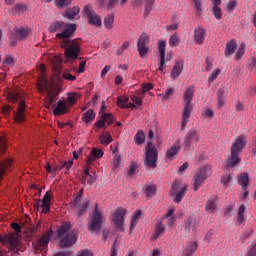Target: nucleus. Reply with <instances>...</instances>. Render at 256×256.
Returning <instances> with one entry per match:
<instances>
[{
    "mask_svg": "<svg viewBox=\"0 0 256 256\" xmlns=\"http://www.w3.org/2000/svg\"><path fill=\"white\" fill-rule=\"evenodd\" d=\"M70 228V222H63V224H60V227L57 228V238L63 237L60 239V248H69L78 241V234L75 233V230L70 231Z\"/></svg>",
    "mask_w": 256,
    "mask_h": 256,
    "instance_id": "nucleus-1",
    "label": "nucleus"
},
{
    "mask_svg": "<svg viewBox=\"0 0 256 256\" xmlns=\"http://www.w3.org/2000/svg\"><path fill=\"white\" fill-rule=\"evenodd\" d=\"M8 102L13 104L18 103L16 110L13 111V122L18 125H21L26 122V102L23 101V98L18 95V93H8Z\"/></svg>",
    "mask_w": 256,
    "mask_h": 256,
    "instance_id": "nucleus-2",
    "label": "nucleus"
},
{
    "mask_svg": "<svg viewBox=\"0 0 256 256\" xmlns=\"http://www.w3.org/2000/svg\"><path fill=\"white\" fill-rule=\"evenodd\" d=\"M49 31L50 33L59 32L56 34L57 39L64 41L65 39H69V37H73L75 31H77V25L67 24L63 21H55L50 24Z\"/></svg>",
    "mask_w": 256,
    "mask_h": 256,
    "instance_id": "nucleus-3",
    "label": "nucleus"
},
{
    "mask_svg": "<svg viewBox=\"0 0 256 256\" xmlns=\"http://www.w3.org/2000/svg\"><path fill=\"white\" fill-rule=\"evenodd\" d=\"M247 146V138L244 135L236 137L234 144H231V156L229 157V163L226 164V168H233L236 165H239L241 162V151L244 150V147Z\"/></svg>",
    "mask_w": 256,
    "mask_h": 256,
    "instance_id": "nucleus-4",
    "label": "nucleus"
},
{
    "mask_svg": "<svg viewBox=\"0 0 256 256\" xmlns=\"http://www.w3.org/2000/svg\"><path fill=\"white\" fill-rule=\"evenodd\" d=\"M62 49H65L64 55L68 61H77L81 55V44L77 40L66 38L61 41Z\"/></svg>",
    "mask_w": 256,
    "mask_h": 256,
    "instance_id": "nucleus-5",
    "label": "nucleus"
},
{
    "mask_svg": "<svg viewBox=\"0 0 256 256\" xmlns=\"http://www.w3.org/2000/svg\"><path fill=\"white\" fill-rule=\"evenodd\" d=\"M195 96V87L187 88V90H184V93L182 95V98L184 100V108L182 109V125L181 129L184 130L185 127H187L189 114L192 113V97Z\"/></svg>",
    "mask_w": 256,
    "mask_h": 256,
    "instance_id": "nucleus-6",
    "label": "nucleus"
},
{
    "mask_svg": "<svg viewBox=\"0 0 256 256\" xmlns=\"http://www.w3.org/2000/svg\"><path fill=\"white\" fill-rule=\"evenodd\" d=\"M158 160V152L156 146L152 142H148L146 146V158L143 160V166L146 169H156V161Z\"/></svg>",
    "mask_w": 256,
    "mask_h": 256,
    "instance_id": "nucleus-7",
    "label": "nucleus"
},
{
    "mask_svg": "<svg viewBox=\"0 0 256 256\" xmlns=\"http://www.w3.org/2000/svg\"><path fill=\"white\" fill-rule=\"evenodd\" d=\"M210 176V168L203 167L195 171V175L192 176V191H197L202 187V183L205 182V179H208Z\"/></svg>",
    "mask_w": 256,
    "mask_h": 256,
    "instance_id": "nucleus-8",
    "label": "nucleus"
},
{
    "mask_svg": "<svg viewBox=\"0 0 256 256\" xmlns=\"http://www.w3.org/2000/svg\"><path fill=\"white\" fill-rule=\"evenodd\" d=\"M101 223H103V217H101V212H99V206H94V212L91 213V220L88 221V232H99L101 230Z\"/></svg>",
    "mask_w": 256,
    "mask_h": 256,
    "instance_id": "nucleus-9",
    "label": "nucleus"
},
{
    "mask_svg": "<svg viewBox=\"0 0 256 256\" xmlns=\"http://www.w3.org/2000/svg\"><path fill=\"white\" fill-rule=\"evenodd\" d=\"M52 76H54L55 80H57V83H62V80L68 81V82H74L75 76L70 74L69 71H62L61 65H52Z\"/></svg>",
    "mask_w": 256,
    "mask_h": 256,
    "instance_id": "nucleus-10",
    "label": "nucleus"
},
{
    "mask_svg": "<svg viewBox=\"0 0 256 256\" xmlns=\"http://www.w3.org/2000/svg\"><path fill=\"white\" fill-rule=\"evenodd\" d=\"M83 13L86 15V19L89 25H93L94 27H101V16L97 15V13L93 11V6L91 4L84 6Z\"/></svg>",
    "mask_w": 256,
    "mask_h": 256,
    "instance_id": "nucleus-11",
    "label": "nucleus"
},
{
    "mask_svg": "<svg viewBox=\"0 0 256 256\" xmlns=\"http://www.w3.org/2000/svg\"><path fill=\"white\" fill-rule=\"evenodd\" d=\"M197 142H200V131L197 129H190L187 134L184 135V141L182 145L184 149H189V147L195 146Z\"/></svg>",
    "mask_w": 256,
    "mask_h": 256,
    "instance_id": "nucleus-12",
    "label": "nucleus"
},
{
    "mask_svg": "<svg viewBox=\"0 0 256 256\" xmlns=\"http://www.w3.org/2000/svg\"><path fill=\"white\" fill-rule=\"evenodd\" d=\"M0 242H6L8 245H11V251L15 254L21 251V239H19L16 234L0 236Z\"/></svg>",
    "mask_w": 256,
    "mask_h": 256,
    "instance_id": "nucleus-13",
    "label": "nucleus"
},
{
    "mask_svg": "<svg viewBox=\"0 0 256 256\" xmlns=\"http://www.w3.org/2000/svg\"><path fill=\"white\" fill-rule=\"evenodd\" d=\"M127 211L123 208H117L114 210V214L112 215V222L114 223V227L120 232H125V228L122 227V223L125 222V214Z\"/></svg>",
    "mask_w": 256,
    "mask_h": 256,
    "instance_id": "nucleus-14",
    "label": "nucleus"
},
{
    "mask_svg": "<svg viewBox=\"0 0 256 256\" xmlns=\"http://www.w3.org/2000/svg\"><path fill=\"white\" fill-rule=\"evenodd\" d=\"M185 194H187V186L178 183L172 184V191H170V195L174 198V203H181Z\"/></svg>",
    "mask_w": 256,
    "mask_h": 256,
    "instance_id": "nucleus-15",
    "label": "nucleus"
},
{
    "mask_svg": "<svg viewBox=\"0 0 256 256\" xmlns=\"http://www.w3.org/2000/svg\"><path fill=\"white\" fill-rule=\"evenodd\" d=\"M52 235H55V232L52 230H47V232H44L42 237H40L37 242L33 244L34 250L44 251L47 249V245L49 244V240L52 239Z\"/></svg>",
    "mask_w": 256,
    "mask_h": 256,
    "instance_id": "nucleus-16",
    "label": "nucleus"
},
{
    "mask_svg": "<svg viewBox=\"0 0 256 256\" xmlns=\"http://www.w3.org/2000/svg\"><path fill=\"white\" fill-rule=\"evenodd\" d=\"M147 43H149V35L142 33L137 42V51L140 57H145L147 53H149V47H147Z\"/></svg>",
    "mask_w": 256,
    "mask_h": 256,
    "instance_id": "nucleus-17",
    "label": "nucleus"
},
{
    "mask_svg": "<svg viewBox=\"0 0 256 256\" xmlns=\"http://www.w3.org/2000/svg\"><path fill=\"white\" fill-rule=\"evenodd\" d=\"M83 197V189L78 191V195L73 199V208L78 210V217L83 216V213H86V209L88 208V202L81 203V198Z\"/></svg>",
    "mask_w": 256,
    "mask_h": 256,
    "instance_id": "nucleus-18",
    "label": "nucleus"
},
{
    "mask_svg": "<svg viewBox=\"0 0 256 256\" xmlns=\"http://www.w3.org/2000/svg\"><path fill=\"white\" fill-rule=\"evenodd\" d=\"M16 169V166L13 165V159L6 158V160L0 161V181L3 180V176L8 174Z\"/></svg>",
    "mask_w": 256,
    "mask_h": 256,
    "instance_id": "nucleus-19",
    "label": "nucleus"
},
{
    "mask_svg": "<svg viewBox=\"0 0 256 256\" xmlns=\"http://www.w3.org/2000/svg\"><path fill=\"white\" fill-rule=\"evenodd\" d=\"M49 200H51V194L49 192L44 193L42 200H38L37 203L34 204V208H42V213H49Z\"/></svg>",
    "mask_w": 256,
    "mask_h": 256,
    "instance_id": "nucleus-20",
    "label": "nucleus"
},
{
    "mask_svg": "<svg viewBox=\"0 0 256 256\" xmlns=\"http://www.w3.org/2000/svg\"><path fill=\"white\" fill-rule=\"evenodd\" d=\"M70 103H66L63 100L57 101V104L52 105V115H55L57 117L61 115L67 114V105Z\"/></svg>",
    "mask_w": 256,
    "mask_h": 256,
    "instance_id": "nucleus-21",
    "label": "nucleus"
},
{
    "mask_svg": "<svg viewBox=\"0 0 256 256\" xmlns=\"http://www.w3.org/2000/svg\"><path fill=\"white\" fill-rule=\"evenodd\" d=\"M206 35L207 30H205V28L200 26L194 28V43H196V45H203Z\"/></svg>",
    "mask_w": 256,
    "mask_h": 256,
    "instance_id": "nucleus-22",
    "label": "nucleus"
},
{
    "mask_svg": "<svg viewBox=\"0 0 256 256\" xmlns=\"http://www.w3.org/2000/svg\"><path fill=\"white\" fill-rule=\"evenodd\" d=\"M228 96V90L224 87L218 88L216 108L221 109L226 104V97Z\"/></svg>",
    "mask_w": 256,
    "mask_h": 256,
    "instance_id": "nucleus-23",
    "label": "nucleus"
},
{
    "mask_svg": "<svg viewBox=\"0 0 256 256\" xmlns=\"http://www.w3.org/2000/svg\"><path fill=\"white\" fill-rule=\"evenodd\" d=\"M14 31V37L19 40L27 39L29 33H31V29L27 27H18Z\"/></svg>",
    "mask_w": 256,
    "mask_h": 256,
    "instance_id": "nucleus-24",
    "label": "nucleus"
},
{
    "mask_svg": "<svg viewBox=\"0 0 256 256\" xmlns=\"http://www.w3.org/2000/svg\"><path fill=\"white\" fill-rule=\"evenodd\" d=\"M96 181V176L93 174H89L88 170H83V173L81 174V183L83 185L91 186L93 185V182Z\"/></svg>",
    "mask_w": 256,
    "mask_h": 256,
    "instance_id": "nucleus-25",
    "label": "nucleus"
},
{
    "mask_svg": "<svg viewBox=\"0 0 256 256\" xmlns=\"http://www.w3.org/2000/svg\"><path fill=\"white\" fill-rule=\"evenodd\" d=\"M179 153V140L177 142H174L172 145V148H169V150H166L165 158L169 159V161L174 160V156Z\"/></svg>",
    "mask_w": 256,
    "mask_h": 256,
    "instance_id": "nucleus-26",
    "label": "nucleus"
},
{
    "mask_svg": "<svg viewBox=\"0 0 256 256\" xmlns=\"http://www.w3.org/2000/svg\"><path fill=\"white\" fill-rule=\"evenodd\" d=\"M237 50V40L232 39L226 44V49H225V55L226 57H231L233 53Z\"/></svg>",
    "mask_w": 256,
    "mask_h": 256,
    "instance_id": "nucleus-27",
    "label": "nucleus"
},
{
    "mask_svg": "<svg viewBox=\"0 0 256 256\" xmlns=\"http://www.w3.org/2000/svg\"><path fill=\"white\" fill-rule=\"evenodd\" d=\"M112 155H114V159L112 161V169H117L119 168V163H121L122 158L117 154V146L114 145L112 146Z\"/></svg>",
    "mask_w": 256,
    "mask_h": 256,
    "instance_id": "nucleus-28",
    "label": "nucleus"
},
{
    "mask_svg": "<svg viewBox=\"0 0 256 256\" xmlns=\"http://www.w3.org/2000/svg\"><path fill=\"white\" fill-rule=\"evenodd\" d=\"M80 11H81V9L79 8V6H74L73 8L66 9L65 15H66L67 19H75V17H77V15H79Z\"/></svg>",
    "mask_w": 256,
    "mask_h": 256,
    "instance_id": "nucleus-29",
    "label": "nucleus"
},
{
    "mask_svg": "<svg viewBox=\"0 0 256 256\" xmlns=\"http://www.w3.org/2000/svg\"><path fill=\"white\" fill-rule=\"evenodd\" d=\"M99 143L104 146H109L112 143V135L109 132H104L102 135H99Z\"/></svg>",
    "mask_w": 256,
    "mask_h": 256,
    "instance_id": "nucleus-30",
    "label": "nucleus"
},
{
    "mask_svg": "<svg viewBox=\"0 0 256 256\" xmlns=\"http://www.w3.org/2000/svg\"><path fill=\"white\" fill-rule=\"evenodd\" d=\"M249 185V176L247 173H242L239 175V186L242 187V190L247 191V186Z\"/></svg>",
    "mask_w": 256,
    "mask_h": 256,
    "instance_id": "nucleus-31",
    "label": "nucleus"
},
{
    "mask_svg": "<svg viewBox=\"0 0 256 256\" xmlns=\"http://www.w3.org/2000/svg\"><path fill=\"white\" fill-rule=\"evenodd\" d=\"M167 43L165 41H160L158 45L160 53V65H165V47Z\"/></svg>",
    "mask_w": 256,
    "mask_h": 256,
    "instance_id": "nucleus-32",
    "label": "nucleus"
},
{
    "mask_svg": "<svg viewBox=\"0 0 256 256\" xmlns=\"http://www.w3.org/2000/svg\"><path fill=\"white\" fill-rule=\"evenodd\" d=\"M95 117L96 114L93 113V110L88 109V111L83 113L82 121L83 123H91Z\"/></svg>",
    "mask_w": 256,
    "mask_h": 256,
    "instance_id": "nucleus-33",
    "label": "nucleus"
},
{
    "mask_svg": "<svg viewBox=\"0 0 256 256\" xmlns=\"http://www.w3.org/2000/svg\"><path fill=\"white\" fill-rule=\"evenodd\" d=\"M134 142L135 145H142L145 142V134L143 133V130H138V132L135 133L134 136Z\"/></svg>",
    "mask_w": 256,
    "mask_h": 256,
    "instance_id": "nucleus-34",
    "label": "nucleus"
},
{
    "mask_svg": "<svg viewBox=\"0 0 256 256\" xmlns=\"http://www.w3.org/2000/svg\"><path fill=\"white\" fill-rule=\"evenodd\" d=\"M113 23H115V15L109 14L104 18V27L106 29H113Z\"/></svg>",
    "mask_w": 256,
    "mask_h": 256,
    "instance_id": "nucleus-35",
    "label": "nucleus"
},
{
    "mask_svg": "<svg viewBox=\"0 0 256 256\" xmlns=\"http://www.w3.org/2000/svg\"><path fill=\"white\" fill-rule=\"evenodd\" d=\"M182 65H174L172 68V73H170V77H172V80H176V78H179V75L182 74Z\"/></svg>",
    "mask_w": 256,
    "mask_h": 256,
    "instance_id": "nucleus-36",
    "label": "nucleus"
},
{
    "mask_svg": "<svg viewBox=\"0 0 256 256\" xmlns=\"http://www.w3.org/2000/svg\"><path fill=\"white\" fill-rule=\"evenodd\" d=\"M99 122L107 123V125H112V123H114V117L112 116V114L104 113L102 115V119H99Z\"/></svg>",
    "mask_w": 256,
    "mask_h": 256,
    "instance_id": "nucleus-37",
    "label": "nucleus"
},
{
    "mask_svg": "<svg viewBox=\"0 0 256 256\" xmlns=\"http://www.w3.org/2000/svg\"><path fill=\"white\" fill-rule=\"evenodd\" d=\"M244 223V205L239 206V212L236 213V224Z\"/></svg>",
    "mask_w": 256,
    "mask_h": 256,
    "instance_id": "nucleus-38",
    "label": "nucleus"
},
{
    "mask_svg": "<svg viewBox=\"0 0 256 256\" xmlns=\"http://www.w3.org/2000/svg\"><path fill=\"white\" fill-rule=\"evenodd\" d=\"M60 101H64L66 104L73 105V104H75V101H78V94L70 93V94H68V98H66L65 100H60Z\"/></svg>",
    "mask_w": 256,
    "mask_h": 256,
    "instance_id": "nucleus-39",
    "label": "nucleus"
},
{
    "mask_svg": "<svg viewBox=\"0 0 256 256\" xmlns=\"http://www.w3.org/2000/svg\"><path fill=\"white\" fill-rule=\"evenodd\" d=\"M57 95H60V88L51 87L50 90H47V98H56Z\"/></svg>",
    "mask_w": 256,
    "mask_h": 256,
    "instance_id": "nucleus-40",
    "label": "nucleus"
},
{
    "mask_svg": "<svg viewBox=\"0 0 256 256\" xmlns=\"http://www.w3.org/2000/svg\"><path fill=\"white\" fill-rule=\"evenodd\" d=\"M195 251H197V243L191 242L190 245L187 246V251L184 256H192V254H195Z\"/></svg>",
    "mask_w": 256,
    "mask_h": 256,
    "instance_id": "nucleus-41",
    "label": "nucleus"
},
{
    "mask_svg": "<svg viewBox=\"0 0 256 256\" xmlns=\"http://www.w3.org/2000/svg\"><path fill=\"white\" fill-rule=\"evenodd\" d=\"M71 1L73 0H55V5L59 9H64V7H69V5H71Z\"/></svg>",
    "mask_w": 256,
    "mask_h": 256,
    "instance_id": "nucleus-42",
    "label": "nucleus"
},
{
    "mask_svg": "<svg viewBox=\"0 0 256 256\" xmlns=\"http://www.w3.org/2000/svg\"><path fill=\"white\" fill-rule=\"evenodd\" d=\"M143 193L146 194L147 197L153 196L154 194H156V186L154 185L146 186V189H144Z\"/></svg>",
    "mask_w": 256,
    "mask_h": 256,
    "instance_id": "nucleus-43",
    "label": "nucleus"
},
{
    "mask_svg": "<svg viewBox=\"0 0 256 256\" xmlns=\"http://www.w3.org/2000/svg\"><path fill=\"white\" fill-rule=\"evenodd\" d=\"M213 211H215V202H213V200H208V202L205 203V212L212 214Z\"/></svg>",
    "mask_w": 256,
    "mask_h": 256,
    "instance_id": "nucleus-44",
    "label": "nucleus"
},
{
    "mask_svg": "<svg viewBox=\"0 0 256 256\" xmlns=\"http://www.w3.org/2000/svg\"><path fill=\"white\" fill-rule=\"evenodd\" d=\"M140 218V211H135L133 215V219L130 220V231L135 229V225H137V219Z\"/></svg>",
    "mask_w": 256,
    "mask_h": 256,
    "instance_id": "nucleus-45",
    "label": "nucleus"
},
{
    "mask_svg": "<svg viewBox=\"0 0 256 256\" xmlns=\"http://www.w3.org/2000/svg\"><path fill=\"white\" fill-rule=\"evenodd\" d=\"M243 55H245V45H244V44H241L240 47H239V49H238V51H237L236 54H235L234 59H235L236 61H239V60L243 57Z\"/></svg>",
    "mask_w": 256,
    "mask_h": 256,
    "instance_id": "nucleus-46",
    "label": "nucleus"
},
{
    "mask_svg": "<svg viewBox=\"0 0 256 256\" xmlns=\"http://www.w3.org/2000/svg\"><path fill=\"white\" fill-rule=\"evenodd\" d=\"M212 13L218 21H221L223 19V12L221 11L220 7L212 8Z\"/></svg>",
    "mask_w": 256,
    "mask_h": 256,
    "instance_id": "nucleus-47",
    "label": "nucleus"
},
{
    "mask_svg": "<svg viewBox=\"0 0 256 256\" xmlns=\"http://www.w3.org/2000/svg\"><path fill=\"white\" fill-rule=\"evenodd\" d=\"M218 75H221V69H216L213 70V72H210V77H208V83H213V81L218 78Z\"/></svg>",
    "mask_w": 256,
    "mask_h": 256,
    "instance_id": "nucleus-48",
    "label": "nucleus"
},
{
    "mask_svg": "<svg viewBox=\"0 0 256 256\" xmlns=\"http://www.w3.org/2000/svg\"><path fill=\"white\" fill-rule=\"evenodd\" d=\"M103 156H104V152L101 151V149L94 148V149L91 150V158L99 159Z\"/></svg>",
    "mask_w": 256,
    "mask_h": 256,
    "instance_id": "nucleus-49",
    "label": "nucleus"
},
{
    "mask_svg": "<svg viewBox=\"0 0 256 256\" xmlns=\"http://www.w3.org/2000/svg\"><path fill=\"white\" fill-rule=\"evenodd\" d=\"M169 45L171 47H177L179 45V36L177 34H173L169 39Z\"/></svg>",
    "mask_w": 256,
    "mask_h": 256,
    "instance_id": "nucleus-50",
    "label": "nucleus"
},
{
    "mask_svg": "<svg viewBox=\"0 0 256 256\" xmlns=\"http://www.w3.org/2000/svg\"><path fill=\"white\" fill-rule=\"evenodd\" d=\"M153 89V84H142L140 85V94H145L148 91H151Z\"/></svg>",
    "mask_w": 256,
    "mask_h": 256,
    "instance_id": "nucleus-51",
    "label": "nucleus"
},
{
    "mask_svg": "<svg viewBox=\"0 0 256 256\" xmlns=\"http://www.w3.org/2000/svg\"><path fill=\"white\" fill-rule=\"evenodd\" d=\"M130 45H131V42L129 41L123 42L122 46L117 50V55H123V53H125V50L129 49Z\"/></svg>",
    "mask_w": 256,
    "mask_h": 256,
    "instance_id": "nucleus-52",
    "label": "nucleus"
},
{
    "mask_svg": "<svg viewBox=\"0 0 256 256\" xmlns=\"http://www.w3.org/2000/svg\"><path fill=\"white\" fill-rule=\"evenodd\" d=\"M161 234H163V225L161 224V222H159V224L156 225L155 235H153V239H157L158 236H161Z\"/></svg>",
    "mask_w": 256,
    "mask_h": 256,
    "instance_id": "nucleus-53",
    "label": "nucleus"
},
{
    "mask_svg": "<svg viewBox=\"0 0 256 256\" xmlns=\"http://www.w3.org/2000/svg\"><path fill=\"white\" fill-rule=\"evenodd\" d=\"M56 167L65 168V171H68L71 167H73V160L65 161L63 164L57 165Z\"/></svg>",
    "mask_w": 256,
    "mask_h": 256,
    "instance_id": "nucleus-54",
    "label": "nucleus"
},
{
    "mask_svg": "<svg viewBox=\"0 0 256 256\" xmlns=\"http://www.w3.org/2000/svg\"><path fill=\"white\" fill-rule=\"evenodd\" d=\"M231 179H233V176L229 174L221 176V184H223V187H226V185H228V182H231Z\"/></svg>",
    "mask_w": 256,
    "mask_h": 256,
    "instance_id": "nucleus-55",
    "label": "nucleus"
},
{
    "mask_svg": "<svg viewBox=\"0 0 256 256\" xmlns=\"http://www.w3.org/2000/svg\"><path fill=\"white\" fill-rule=\"evenodd\" d=\"M14 10L16 11V13H25V11H27V5L16 4L14 6Z\"/></svg>",
    "mask_w": 256,
    "mask_h": 256,
    "instance_id": "nucleus-56",
    "label": "nucleus"
},
{
    "mask_svg": "<svg viewBox=\"0 0 256 256\" xmlns=\"http://www.w3.org/2000/svg\"><path fill=\"white\" fill-rule=\"evenodd\" d=\"M17 63V61L15 60V58L11 55L5 56L4 58V65H13Z\"/></svg>",
    "mask_w": 256,
    "mask_h": 256,
    "instance_id": "nucleus-57",
    "label": "nucleus"
},
{
    "mask_svg": "<svg viewBox=\"0 0 256 256\" xmlns=\"http://www.w3.org/2000/svg\"><path fill=\"white\" fill-rule=\"evenodd\" d=\"M135 105L133 103H117V106L120 107V109H135Z\"/></svg>",
    "mask_w": 256,
    "mask_h": 256,
    "instance_id": "nucleus-58",
    "label": "nucleus"
},
{
    "mask_svg": "<svg viewBox=\"0 0 256 256\" xmlns=\"http://www.w3.org/2000/svg\"><path fill=\"white\" fill-rule=\"evenodd\" d=\"M155 4V0H146L145 4V12L149 13L151 12V9H153V5Z\"/></svg>",
    "mask_w": 256,
    "mask_h": 256,
    "instance_id": "nucleus-59",
    "label": "nucleus"
},
{
    "mask_svg": "<svg viewBox=\"0 0 256 256\" xmlns=\"http://www.w3.org/2000/svg\"><path fill=\"white\" fill-rule=\"evenodd\" d=\"M171 95H174V89L173 88H169V89H166V92H164V94H161V99H169V97Z\"/></svg>",
    "mask_w": 256,
    "mask_h": 256,
    "instance_id": "nucleus-60",
    "label": "nucleus"
},
{
    "mask_svg": "<svg viewBox=\"0 0 256 256\" xmlns=\"http://www.w3.org/2000/svg\"><path fill=\"white\" fill-rule=\"evenodd\" d=\"M137 171V164H135L134 162L130 164V169L127 170V176H132L135 175Z\"/></svg>",
    "mask_w": 256,
    "mask_h": 256,
    "instance_id": "nucleus-61",
    "label": "nucleus"
},
{
    "mask_svg": "<svg viewBox=\"0 0 256 256\" xmlns=\"http://www.w3.org/2000/svg\"><path fill=\"white\" fill-rule=\"evenodd\" d=\"M8 148V145L5 143V139L3 137H0V155H3L5 153V149Z\"/></svg>",
    "mask_w": 256,
    "mask_h": 256,
    "instance_id": "nucleus-62",
    "label": "nucleus"
},
{
    "mask_svg": "<svg viewBox=\"0 0 256 256\" xmlns=\"http://www.w3.org/2000/svg\"><path fill=\"white\" fill-rule=\"evenodd\" d=\"M237 7V1L233 0L227 3L226 9H228L230 12L235 11V8Z\"/></svg>",
    "mask_w": 256,
    "mask_h": 256,
    "instance_id": "nucleus-63",
    "label": "nucleus"
},
{
    "mask_svg": "<svg viewBox=\"0 0 256 256\" xmlns=\"http://www.w3.org/2000/svg\"><path fill=\"white\" fill-rule=\"evenodd\" d=\"M247 256H256V242H255V245H252V248L249 249Z\"/></svg>",
    "mask_w": 256,
    "mask_h": 256,
    "instance_id": "nucleus-64",
    "label": "nucleus"
}]
</instances>
